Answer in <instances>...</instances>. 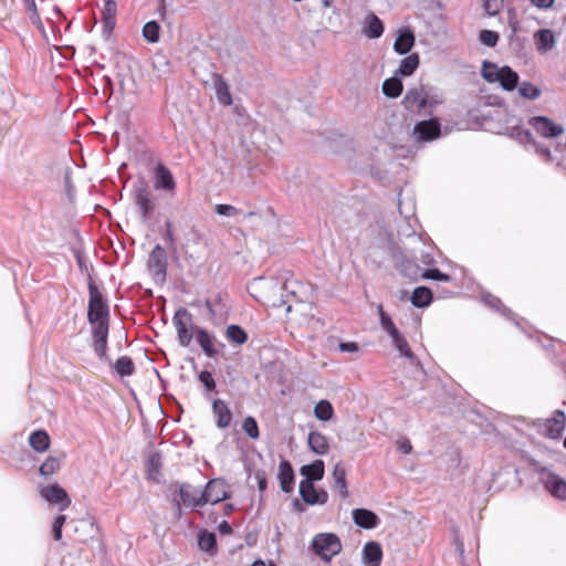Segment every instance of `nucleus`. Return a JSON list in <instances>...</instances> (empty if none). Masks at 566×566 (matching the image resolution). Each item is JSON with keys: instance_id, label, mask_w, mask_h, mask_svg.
I'll list each match as a JSON object with an SVG mask.
<instances>
[{"instance_id": "f257e3e1", "label": "nucleus", "mask_w": 566, "mask_h": 566, "mask_svg": "<svg viewBox=\"0 0 566 566\" xmlns=\"http://www.w3.org/2000/svg\"><path fill=\"white\" fill-rule=\"evenodd\" d=\"M88 305L87 321L92 325L93 349L96 356L102 360H108L107 337L109 329V307L104 300L97 285L91 281L88 283Z\"/></svg>"}, {"instance_id": "f03ea898", "label": "nucleus", "mask_w": 566, "mask_h": 566, "mask_svg": "<svg viewBox=\"0 0 566 566\" xmlns=\"http://www.w3.org/2000/svg\"><path fill=\"white\" fill-rule=\"evenodd\" d=\"M442 103V95L434 87L423 84L409 88L402 98V105L408 113L422 116L431 115Z\"/></svg>"}, {"instance_id": "7ed1b4c3", "label": "nucleus", "mask_w": 566, "mask_h": 566, "mask_svg": "<svg viewBox=\"0 0 566 566\" xmlns=\"http://www.w3.org/2000/svg\"><path fill=\"white\" fill-rule=\"evenodd\" d=\"M511 137L523 145L526 151H532L545 164L555 165L557 168L566 172V156L559 158L554 155L547 145L535 139L531 130L514 127L512 128Z\"/></svg>"}, {"instance_id": "20e7f679", "label": "nucleus", "mask_w": 566, "mask_h": 566, "mask_svg": "<svg viewBox=\"0 0 566 566\" xmlns=\"http://www.w3.org/2000/svg\"><path fill=\"white\" fill-rule=\"evenodd\" d=\"M481 75L488 83H500L504 91H514L518 85V74L510 66L499 67L495 63L483 61Z\"/></svg>"}, {"instance_id": "39448f33", "label": "nucleus", "mask_w": 566, "mask_h": 566, "mask_svg": "<svg viewBox=\"0 0 566 566\" xmlns=\"http://www.w3.org/2000/svg\"><path fill=\"white\" fill-rule=\"evenodd\" d=\"M311 548L324 562H331L342 551L339 537L334 533H318L312 542Z\"/></svg>"}, {"instance_id": "423d86ee", "label": "nucleus", "mask_w": 566, "mask_h": 566, "mask_svg": "<svg viewBox=\"0 0 566 566\" xmlns=\"http://www.w3.org/2000/svg\"><path fill=\"white\" fill-rule=\"evenodd\" d=\"M441 136V123L438 118H428L415 124L410 137L417 144L431 143Z\"/></svg>"}, {"instance_id": "0eeeda50", "label": "nucleus", "mask_w": 566, "mask_h": 566, "mask_svg": "<svg viewBox=\"0 0 566 566\" xmlns=\"http://www.w3.org/2000/svg\"><path fill=\"white\" fill-rule=\"evenodd\" d=\"M172 486L175 488L172 502L175 503L178 515L181 514L182 506L192 509L203 506V504H197L199 495H197V491L189 483L176 482Z\"/></svg>"}, {"instance_id": "6e6552de", "label": "nucleus", "mask_w": 566, "mask_h": 566, "mask_svg": "<svg viewBox=\"0 0 566 566\" xmlns=\"http://www.w3.org/2000/svg\"><path fill=\"white\" fill-rule=\"evenodd\" d=\"M391 258L395 266L399 270L402 276L410 280H418L419 277H422L419 264L413 259L407 256L399 247H392Z\"/></svg>"}, {"instance_id": "1a4fd4ad", "label": "nucleus", "mask_w": 566, "mask_h": 566, "mask_svg": "<svg viewBox=\"0 0 566 566\" xmlns=\"http://www.w3.org/2000/svg\"><path fill=\"white\" fill-rule=\"evenodd\" d=\"M177 331V338L182 347H188L192 340L191 325L192 316L185 307H179L172 317Z\"/></svg>"}, {"instance_id": "9d476101", "label": "nucleus", "mask_w": 566, "mask_h": 566, "mask_svg": "<svg viewBox=\"0 0 566 566\" xmlns=\"http://www.w3.org/2000/svg\"><path fill=\"white\" fill-rule=\"evenodd\" d=\"M167 253L160 244L151 250L147 268L156 282H164L167 275Z\"/></svg>"}, {"instance_id": "9b49d317", "label": "nucleus", "mask_w": 566, "mask_h": 566, "mask_svg": "<svg viewBox=\"0 0 566 566\" xmlns=\"http://www.w3.org/2000/svg\"><path fill=\"white\" fill-rule=\"evenodd\" d=\"M229 496L230 495L224 481L220 479H213L207 483L205 490L199 494V501L197 504H217L229 499Z\"/></svg>"}, {"instance_id": "f8f14e48", "label": "nucleus", "mask_w": 566, "mask_h": 566, "mask_svg": "<svg viewBox=\"0 0 566 566\" xmlns=\"http://www.w3.org/2000/svg\"><path fill=\"white\" fill-rule=\"evenodd\" d=\"M539 481L544 489L554 497L566 501V481L554 472L543 469Z\"/></svg>"}, {"instance_id": "ddd939ff", "label": "nucleus", "mask_w": 566, "mask_h": 566, "mask_svg": "<svg viewBox=\"0 0 566 566\" xmlns=\"http://www.w3.org/2000/svg\"><path fill=\"white\" fill-rule=\"evenodd\" d=\"M527 123L544 138H555L564 133V127L547 116H532Z\"/></svg>"}, {"instance_id": "4468645a", "label": "nucleus", "mask_w": 566, "mask_h": 566, "mask_svg": "<svg viewBox=\"0 0 566 566\" xmlns=\"http://www.w3.org/2000/svg\"><path fill=\"white\" fill-rule=\"evenodd\" d=\"M134 200L138 207L142 218L147 221L154 211V203L150 199V190L145 181H139L134 186Z\"/></svg>"}, {"instance_id": "2eb2a0df", "label": "nucleus", "mask_w": 566, "mask_h": 566, "mask_svg": "<svg viewBox=\"0 0 566 566\" xmlns=\"http://www.w3.org/2000/svg\"><path fill=\"white\" fill-rule=\"evenodd\" d=\"M40 493L46 502L57 505L60 511H64L71 505V499L66 491L56 483L42 488Z\"/></svg>"}, {"instance_id": "dca6fc26", "label": "nucleus", "mask_w": 566, "mask_h": 566, "mask_svg": "<svg viewBox=\"0 0 566 566\" xmlns=\"http://www.w3.org/2000/svg\"><path fill=\"white\" fill-rule=\"evenodd\" d=\"M298 493L302 500L308 505H323L328 500V493L325 490H316L314 483L308 480H302L300 482Z\"/></svg>"}, {"instance_id": "f3484780", "label": "nucleus", "mask_w": 566, "mask_h": 566, "mask_svg": "<svg viewBox=\"0 0 566 566\" xmlns=\"http://www.w3.org/2000/svg\"><path fill=\"white\" fill-rule=\"evenodd\" d=\"M566 427V415L563 410H555L553 417L545 420L543 424L544 436L551 439H558L562 437Z\"/></svg>"}, {"instance_id": "a211bd4d", "label": "nucleus", "mask_w": 566, "mask_h": 566, "mask_svg": "<svg viewBox=\"0 0 566 566\" xmlns=\"http://www.w3.org/2000/svg\"><path fill=\"white\" fill-rule=\"evenodd\" d=\"M535 48L541 55H545L555 49L557 40L551 29H539L533 34Z\"/></svg>"}, {"instance_id": "6ab92c4d", "label": "nucleus", "mask_w": 566, "mask_h": 566, "mask_svg": "<svg viewBox=\"0 0 566 566\" xmlns=\"http://www.w3.org/2000/svg\"><path fill=\"white\" fill-rule=\"evenodd\" d=\"M155 176V188L157 190L174 191L176 188V181L171 171L161 163H158L154 171Z\"/></svg>"}, {"instance_id": "aec40b11", "label": "nucleus", "mask_w": 566, "mask_h": 566, "mask_svg": "<svg viewBox=\"0 0 566 566\" xmlns=\"http://www.w3.org/2000/svg\"><path fill=\"white\" fill-rule=\"evenodd\" d=\"M415 33L408 28H401L398 30L396 40L394 42V51L399 55H405L410 52L412 46L415 45Z\"/></svg>"}, {"instance_id": "412c9836", "label": "nucleus", "mask_w": 566, "mask_h": 566, "mask_svg": "<svg viewBox=\"0 0 566 566\" xmlns=\"http://www.w3.org/2000/svg\"><path fill=\"white\" fill-rule=\"evenodd\" d=\"M277 479L284 493H291L294 490L295 474L292 464L287 460L280 462Z\"/></svg>"}, {"instance_id": "4be33fe9", "label": "nucleus", "mask_w": 566, "mask_h": 566, "mask_svg": "<svg viewBox=\"0 0 566 566\" xmlns=\"http://www.w3.org/2000/svg\"><path fill=\"white\" fill-rule=\"evenodd\" d=\"M353 520L356 525L365 530L375 528L379 524V517L367 509L353 510Z\"/></svg>"}, {"instance_id": "5701e85b", "label": "nucleus", "mask_w": 566, "mask_h": 566, "mask_svg": "<svg viewBox=\"0 0 566 566\" xmlns=\"http://www.w3.org/2000/svg\"><path fill=\"white\" fill-rule=\"evenodd\" d=\"M363 559L367 566H379L382 559V549L379 543L370 541L364 545Z\"/></svg>"}, {"instance_id": "b1692460", "label": "nucleus", "mask_w": 566, "mask_h": 566, "mask_svg": "<svg viewBox=\"0 0 566 566\" xmlns=\"http://www.w3.org/2000/svg\"><path fill=\"white\" fill-rule=\"evenodd\" d=\"M382 21L375 14L369 13L364 22L363 33L368 39H379L384 33Z\"/></svg>"}, {"instance_id": "393cba45", "label": "nucleus", "mask_w": 566, "mask_h": 566, "mask_svg": "<svg viewBox=\"0 0 566 566\" xmlns=\"http://www.w3.org/2000/svg\"><path fill=\"white\" fill-rule=\"evenodd\" d=\"M212 411L219 428L224 429L229 427L232 419V413L223 400L214 399L212 402Z\"/></svg>"}, {"instance_id": "a878e982", "label": "nucleus", "mask_w": 566, "mask_h": 566, "mask_svg": "<svg viewBox=\"0 0 566 566\" xmlns=\"http://www.w3.org/2000/svg\"><path fill=\"white\" fill-rule=\"evenodd\" d=\"M419 64H420L419 54L411 53L400 61L398 69L395 71V75L401 76V77L410 76L419 67Z\"/></svg>"}, {"instance_id": "bb28decb", "label": "nucleus", "mask_w": 566, "mask_h": 566, "mask_svg": "<svg viewBox=\"0 0 566 566\" xmlns=\"http://www.w3.org/2000/svg\"><path fill=\"white\" fill-rule=\"evenodd\" d=\"M300 471L304 476L303 480H308L314 483L315 481H321L324 478L325 465L323 460H315L310 464L303 465Z\"/></svg>"}, {"instance_id": "cd10ccee", "label": "nucleus", "mask_w": 566, "mask_h": 566, "mask_svg": "<svg viewBox=\"0 0 566 566\" xmlns=\"http://www.w3.org/2000/svg\"><path fill=\"white\" fill-rule=\"evenodd\" d=\"M310 449L318 455H324L329 450V444L326 437L318 431H311L307 437Z\"/></svg>"}, {"instance_id": "c85d7f7f", "label": "nucleus", "mask_w": 566, "mask_h": 566, "mask_svg": "<svg viewBox=\"0 0 566 566\" xmlns=\"http://www.w3.org/2000/svg\"><path fill=\"white\" fill-rule=\"evenodd\" d=\"M481 301L489 306L490 308L500 312L507 319L514 321L515 315L512 313L510 308H507L499 297L492 295L491 293H482Z\"/></svg>"}, {"instance_id": "c756f323", "label": "nucleus", "mask_w": 566, "mask_h": 566, "mask_svg": "<svg viewBox=\"0 0 566 566\" xmlns=\"http://www.w3.org/2000/svg\"><path fill=\"white\" fill-rule=\"evenodd\" d=\"M432 302V292L427 286H418L411 294V304L417 308L428 307Z\"/></svg>"}, {"instance_id": "7c9ffc66", "label": "nucleus", "mask_w": 566, "mask_h": 566, "mask_svg": "<svg viewBox=\"0 0 566 566\" xmlns=\"http://www.w3.org/2000/svg\"><path fill=\"white\" fill-rule=\"evenodd\" d=\"M196 339L203 353L208 357H214L218 352L213 346V339L212 336L208 333V331L203 328H197L196 329Z\"/></svg>"}, {"instance_id": "2f4dec72", "label": "nucleus", "mask_w": 566, "mask_h": 566, "mask_svg": "<svg viewBox=\"0 0 566 566\" xmlns=\"http://www.w3.org/2000/svg\"><path fill=\"white\" fill-rule=\"evenodd\" d=\"M31 448L36 452H44L50 447V437L44 430H36L29 437Z\"/></svg>"}, {"instance_id": "473e14b6", "label": "nucleus", "mask_w": 566, "mask_h": 566, "mask_svg": "<svg viewBox=\"0 0 566 566\" xmlns=\"http://www.w3.org/2000/svg\"><path fill=\"white\" fill-rule=\"evenodd\" d=\"M333 479L342 499H347L349 493L346 482V471L340 463H336L333 470Z\"/></svg>"}, {"instance_id": "72a5a7b5", "label": "nucleus", "mask_w": 566, "mask_h": 566, "mask_svg": "<svg viewBox=\"0 0 566 566\" xmlns=\"http://www.w3.org/2000/svg\"><path fill=\"white\" fill-rule=\"evenodd\" d=\"M390 338L392 340L394 347L399 352L401 356L408 358L411 361L416 359V356L410 349L408 342L399 331L390 335Z\"/></svg>"}, {"instance_id": "f704fd0d", "label": "nucleus", "mask_w": 566, "mask_h": 566, "mask_svg": "<svg viewBox=\"0 0 566 566\" xmlns=\"http://www.w3.org/2000/svg\"><path fill=\"white\" fill-rule=\"evenodd\" d=\"M114 371L119 377H129L135 373V364L128 356H122L113 364Z\"/></svg>"}, {"instance_id": "c9c22d12", "label": "nucleus", "mask_w": 566, "mask_h": 566, "mask_svg": "<svg viewBox=\"0 0 566 566\" xmlns=\"http://www.w3.org/2000/svg\"><path fill=\"white\" fill-rule=\"evenodd\" d=\"M402 82L399 76L387 78L382 83V93L390 98H396L402 93Z\"/></svg>"}, {"instance_id": "e433bc0d", "label": "nucleus", "mask_w": 566, "mask_h": 566, "mask_svg": "<svg viewBox=\"0 0 566 566\" xmlns=\"http://www.w3.org/2000/svg\"><path fill=\"white\" fill-rule=\"evenodd\" d=\"M226 336L229 342L237 344V345H243L248 340V333L237 324H231L227 326L226 329Z\"/></svg>"}, {"instance_id": "4c0bfd02", "label": "nucleus", "mask_w": 566, "mask_h": 566, "mask_svg": "<svg viewBox=\"0 0 566 566\" xmlns=\"http://www.w3.org/2000/svg\"><path fill=\"white\" fill-rule=\"evenodd\" d=\"M314 416L319 421H329L334 416L332 403L326 399L319 400L314 407Z\"/></svg>"}, {"instance_id": "58836bf2", "label": "nucleus", "mask_w": 566, "mask_h": 566, "mask_svg": "<svg viewBox=\"0 0 566 566\" xmlns=\"http://www.w3.org/2000/svg\"><path fill=\"white\" fill-rule=\"evenodd\" d=\"M198 545L202 551L214 554L217 551V537L211 532H200L198 534Z\"/></svg>"}, {"instance_id": "ea45409f", "label": "nucleus", "mask_w": 566, "mask_h": 566, "mask_svg": "<svg viewBox=\"0 0 566 566\" xmlns=\"http://www.w3.org/2000/svg\"><path fill=\"white\" fill-rule=\"evenodd\" d=\"M143 36L149 43H157L159 41L160 25L157 21L151 20L143 27Z\"/></svg>"}, {"instance_id": "a19ab883", "label": "nucleus", "mask_w": 566, "mask_h": 566, "mask_svg": "<svg viewBox=\"0 0 566 566\" xmlns=\"http://www.w3.org/2000/svg\"><path fill=\"white\" fill-rule=\"evenodd\" d=\"M74 532H78L80 530L85 532V536H78L77 539L80 542H85L88 537H94L97 532V528L94 525V522L91 520H80L74 523Z\"/></svg>"}, {"instance_id": "79ce46f5", "label": "nucleus", "mask_w": 566, "mask_h": 566, "mask_svg": "<svg viewBox=\"0 0 566 566\" xmlns=\"http://www.w3.org/2000/svg\"><path fill=\"white\" fill-rule=\"evenodd\" d=\"M518 94L526 99L535 101L541 96L539 87L531 82L524 81L517 85Z\"/></svg>"}, {"instance_id": "37998d69", "label": "nucleus", "mask_w": 566, "mask_h": 566, "mask_svg": "<svg viewBox=\"0 0 566 566\" xmlns=\"http://www.w3.org/2000/svg\"><path fill=\"white\" fill-rule=\"evenodd\" d=\"M214 85L219 102L223 105H230L232 103V98L224 80L221 76H218Z\"/></svg>"}, {"instance_id": "c03bdc74", "label": "nucleus", "mask_w": 566, "mask_h": 566, "mask_svg": "<svg viewBox=\"0 0 566 566\" xmlns=\"http://www.w3.org/2000/svg\"><path fill=\"white\" fill-rule=\"evenodd\" d=\"M61 467V460L56 457H49L40 467V474L50 476L54 474Z\"/></svg>"}, {"instance_id": "a18cd8bd", "label": "nucleus", "mask_w": 566, "mask_h": 566, "mask_svg": "<svg viewBox=\"0 0 566 566\" xmlns=\"http://www.w3.org/2000/svg\"><path fill=\"white\" fill-rule=\"evenodd\" d=\"M378 313H379L380 326L389 336L392 335L394 333L398 332V328L396 327L391 317L384 311V307L381 304L378 305Z\"/></svg>"}, {"instance_id": "49530a36", "label": "nucleus", "mask_w": 566, "mask_h": 566, "mask_svg": "<svg viewBox=\"0 0 566 566\" xmlns=\"http://www.w3.org/2000/svg\"><path fill=\"white\" fill-rule=\"evenodd\" d=\"M242 430L245 432V434L255 440L260 437L259 426L256 420L252 416H248L244 418L242 423Z\"/></svg>"}, {"instance_id": "de8ad7c7", "label": "nucleus", "mask_w": 566, "mask_h": 566, "mask_svg": "<svg viewBox=\"0 0 566 566\" xmlns=\"http://www.w3.org/2000/svg\"><path fill=\"white\" fill-rule=\"evenodd\" d=\"M303 289L304 285L296 280H286L283 285V290L294 296L298 302L303 301L301 295Z\"/></svg>"}, {"instance_id": "09e8293b", "label": "nucleus", "mask_w": 566, "mask_h": 566, "mask_svg": "<svg viewBox=\"0 0 566 566\" xmlns=\"http://www.w3.org/2000/svg\"><path fill=\"white\" fill-rule=\"evenodd\" d=\"M499 33L492 30H481L479 33V41L489 48H494L499 42Z\"/></svg>"}, {"instance_id": "8fccbe9b", "label": "nucleus", "mask_w": 566, "mask_h": 566, "mask_svg": "<svg viewBox=\"0 0 566 566\" xmlns=\"http://www.w3.org/2000/svg\"><path fill=\"white\" fill-rule=\"evenodd\" d=\"M504 4V0H483L482 8L486 15L495 17L500 13Z\"/></svg>"}, {"instance_id": "3c124183", "label": "nucleus", "mask_w": 566, "mask_h": 566, "mask_svg": "<svg viewBox=\"0 0 566 566\" xmlns=\"http://www.w3.org/2000/svg\"><path fill=\"white\" fill-rule=\"evenodd\" d=\"M422 277L427 280L440 281V282H451V275L441 272L439 269H428L422 272Z\"/></svg>"}, {"instance_id": "603ef678", "label": "nucleus", "mask_w": 566, "mask_h": 566, "mask_svg": "<svg viewBox=\"0 0 566 566\" xmlns=\"http://www.w3.org/2000/svg\"><path fill=\"white\" fill-rule=\"evenodd\" d=\"M163 239L165 240V242L168 245V249L171 252L177 251L176 240H175L174 232H172V224L169 220H167L165 222V231L163 233Z\"/></svg>"}, {"instance_id": "864d4df0", "label": "nucleus", "mask_w": 566, "mask_h": 566, "mask_svg": "<svg viewBox=\"0 0 566 566\" xmlns=\"http://www.w3.org/2000/svg\"><path fill=\"white\" fill-rule=\"evenodd\" d=\"M161 467V457L159 453L154 452L148 457L147 460V468L149 474H157L159 473V469Z\"/></svg>"}, {"instance_id": "5fc2aeb1", "label": "nucleus", "mask_w": 566, "mask_h": 566, "mask_svg": "<svg viewBox=\"0 0 566 566\" xmlns=\"http://www.w3.org/2000/svg\"><path fill=\"white\" fill-rule=\"evenodd\" d=\"M66 521V516L60 514L55 517L52 525V535L55 541H60L62 538V527Z\"/></svg>"}, {"instance_id": "6e6d98bb", "label": "nucleus", "mask_w": 566, "mask_h": 566, "mask_svg": "<svg viewBox=\"0 0 566 566\" xmlns=\"http://www.w3.org/2000/svg\"><path fill=\"white\" fill-rule=\"evenodd\" d=\"M214 211L219 216H223V217H228V218L234 217L239 212V210L234 206L224 205V203L217 205L214 207Z\"/></svg>"}, {"instance_id": "4d7b16f0", "label": "nucleus", "mask_w": 566, "mask_h": 566, "mask_svg": "<svg viewBox=\"0 0 566 566\" xmlns=\"http://www.w3.org/2000/svg\"><path fill=\"white\" fill-rule=\"evenodd\" d=\"M199 380L207 388V390L212 391L216 389V381L210 371L202 370L199 374Z\"/></svg>"}, {"instance_id": "13d9d810", "label": "nucleus", "mask_w": 566, "mask_h": 566, "mask_svg": "<svg viewBox=\"0 0 566 566\" xmlns=\"http://www.w3.org/2000/svg\"><path fill=\"white\" fill-rule=\"evenodd\" d=\"M117 4L114 0H106L103 9V19H116Z\"/></svg>"}, {"instance_id": "bf43d9fd", "label": "nucleus", "mask_w": 566, "mask_h": 566, "mask_svg": "<svg viewBox=\"0 0 566 566\" xmlns=\"http://www.w3.org/2000/svg\"><path fill=\"white\" fill-rule=\"evenodd\" d=\"M25 10L30 13V19L33 23L40 22V17L36 10L35 0H23Z\"/></svg>"}, {"instance_id": "052dcab7", "label": "nucleus", "mask_w": 566, "mask_h": 566, "mask_svg": "<svg viewBox=\"0 0 566 566\" xmlns=\"http://www.w3.org/2000/svg\"><path fill=\"white\" fill-rule=\"evenodd\" d=\"M507 14H509L507 24L511 30L510 38H513L516 35V33L518 31V21L516 19V13H515L514 9H509Z\"/></svg>"}, {"instance_id": "680f3d73", "label": "nucleus", "mask_w": 566, "mask_h": 566, "mask_svg": "<svg viewBox=\"0 0 566 566\" xmlns=\"http://www.w3.org/2000/svg\"><path fill=\"white\" fill-rule=\"evenodd\" d=\"M338 348L343 353H356L359 349L355 342H342L339 343Z\"/></svg>"}, {"instance_id": "e2e57ef3", "label": "nucleus", "mask_w": 566, "mask_h": 566, "mask_svg": "<svg viewBox=\"0 0 566 566\" xmlns=\"http://www.w3.org/2000/svg\"><path fill=\"white\" fill-rule=\"evenodd\" d=\"M531 3L539 10L551 9L555 0H530Z\"/></svg>"}, {"instance_id": "0e129e2a", "label": "nucleus", "mask_w": 566, "mask_h": 566, "mask_svg": "<svg viewBox=\"0 0 566 566\" xmlns=\"http://www.w3.org/2000/svg\"><path fill=\"white\" fill-rule=\"evenodd\" d=\"M398 450L403 454H409L412 450V446L408 439H401L397 441Z\"/></svg>"}, {"instance_id": "69168bd1", "label": "nucleus", "mask_w": 566, "mask_h": 566, "mask_svg": "<svg viewBox=\"0 0 566 566\" xmlns=\"http://www.w3.org/2000/svg\"><path fill=\"white\" fill-rule=\"evenodd\" d=\"M255 479L258 482V489L260 492H264L268 488V481L264 472H256Z\"/></svg>"}, {"instance_id": "338daca9", "label": "nucleus", "mask_w": 566, "mask_h": 566, "mask_svg": "<svg viewBox=\"0 0 566 566\" xmlns=\"http://www.w3.org/2000/svg\"><path fill=\"white\" fill-rule=\"evenodd\" d=\"M104 32L109 34L116 23V19H102Z\"/></svg>"}, {"instance_id": "774afa93", "label": "nucleus", "mask_w": 566, "mask_h": 566, "mask_svg": "<svg viewBox=\"0 0 566 566\" xmlns=\"http://www.w3.org/2000/svg\"><path fill=\"white\" fill-rule=\"evenodd\" d=\"M218 531L222 535H229V534L232 533V527H231V525L227 521H222L218 525Z\"/></svg>"}]
</instances>
